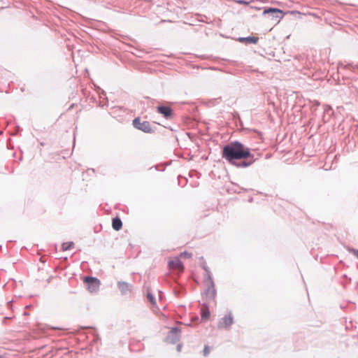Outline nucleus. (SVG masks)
<instances>
[{"label":"nucleus","instance_id":"nucleus-19","mask_svg":"<svg viewBox=\"0 0 358 358\" xmlns=\"http://www.w3.org/2000/svg\"><path fill=\"white\" fill-rule=\"evenodd\" d=\"M287 13H289L292 15H301V13L298 10H289V11H287Z\"/></svg>","mask_w":358,"mask_h":358},{"label":"nucleus","instance_id":"nucleus-4","mask_svg":"<svg viewBox=\"0 0 358 358\" xmlns=\"http://www.w3.org/2000/svg\"><path fill=\"white\" fill-rule=\"evenodd\" d=\"M83 282L87 286V289L90 292L98 291L101 283L100 280L96 277L90 275L85 276Z\"/></svg>","mask_w":358,"mask_h":358},{"label":"nucleus","instance_id":"nucleus-24","mask_svg":"<svg viewBox=\"0 0 358 358\" xmlns=\"http://www.w3.org/2000/svg\"><path fill=\"white\" fill-rule=\"evenodd\" d=\"M181 347H182V345H181L180 344H178V345H177V350H178V351H180V350H181Z\"/></svg>","mask_w":358,"mask_h":358},{"label":"nucleus","instance_id":"nucleus-12","mask_svg":"<svg viewBox=\"0 0 358 358\" xmlns=\"http://www.w3.org/2000/svg\"><path fill=\"white\" fill-rule=\"evenodd\" d=\"M112 227L115 231H119L122 228V222L118 216L112 219Z\"/></svg>","mask_w":358,"mask_h":358},{"label":"nucleus","instance_id":"nucleus-25","mask_svg":"<svg viewBox=\"0 0 358 358\" xmlns=\"http://www.w3.org/2000/svg\"><path fill=\"white\" fill-rule=\"evenodd\" d=\"M257 38H252L250 39V41H252V42H254V43L257 42Z\"/></svg>","mask_w":358,"mask_h":358},{"label":"nucleus","instance_id":"nucleus-10","mask_svg":"<svg viewBox=\"0 0 358 358\" xmlns=\"http://www.w3.org/2000/svg\"><path fill=\"white\" fill-rule=\"evenodd\" d=\"M118 289L122 295H126L131 292L133 289V285L124 281H118L117 282Z\"/></svg>","mask_w":358,"mask_h":358},{"label":"nucleus","instance_id":"nucleus-5","mask_svg":"<svg viewBox=\"0 0 358 358\" xmlns=\"http://www.w3.org/2000/svg\"><path fill=\"white\" fill-rule=\"evenodd\" d=\"M180 329L178 327H173L171 329V330L167 333V335L165 338V341L167 343L175 344L176 343L180 338Z\"/></svg>","mask_w":358,"mask_h":358},{"label":"nucleus","instance_id":"nucleus-14","mask_svg":"<svg viewBox=\"0 0 358 358\" xmlns=\"http://www.w3.org/2000/svg\"><path fill=\"white\" fill-rule=\"evenodd\" d=\"M147 298H148V300L149 301V302L150 303H152V305L156 304L155 297V296L152 293L148 292L147 293Z\"/></svg>","mask_w":358,"mask_h":358},{"label":"nucleus","instance_id":"nucleus-20","mask_svg":"<svg viewBox=\"0 0 358 358\" xmlns=\"http://www.w3.org/2000/svg\"><path fill=\"white\" fill-rule=\"evenodd\" d=\"M324 112L327 113L329 110H331V107L329 105L324 106Z\"/></svg>","mask_w":358,"mask_h":358},{"label":"nucleus","instance_id":"nucleus-30","mask_svg":"<svg viewBox=\"0 0 358 358\" xmlns=\"http://www.w3.org/2000/svg\"><path fill=\"white\" fill-rule=\"evenodd\" d=\"M31 306L30 305H28L26 306V308H29Z\"/></svg>","mask_w":358,"mask_h":358},{"label":"nucleus","instance_id":"nucleus-15","mask_svg":"<svg viewBox=\"0 0 358 358\" xmlns=\"http://www.w3.org/2000/svg\"><path fill=\"white\" fill-rule=\"evenodd\" d=\"M180 256L184 259H189L192 257V253L187 251H183L180 253Z\"/></svg>","mask_w":358,"mask_h":358},{"label":"nucleus","instance_id":"nucleus-31","mask_svg":"<svg viewBox=\"0 0 358 358\" xmlns=\"http://www.w3.org/2000/svg\"><path fill=\"white\" fill-rule=\"evenodd\" d=\"M0 358H2V357L0 356Z\"/></svg>","mask_w":358,"mask_h":358},{"label":"nucleus","instance_id":"nucleus-2","mask_svg":"<svg viewBox=\"0 0 358 358\" xmlns=\"http://www.w3.org/2000/svg\"><path fill=\"white\" fill-rule=\"evenodd\" d=\"M201 266L206 272V275L204 276V282L207 285V288L204 290L203 294L210 299H214L216 296V289L215 288V284L211 276L210 268L206 265V263L204 260L201 264Z\"/></svg>","mask_w":358,"mask_h":358},{"label":"nucleus","instance_id":"nucleus-16","mask_svg":"<svg viewBox=\"0 0 358 358\" xmlns=\"http://www.w3.org/2000/svg\"><path fill=\"white\" fill-rule=\"evenodd\" d=\"M184 291H185V289L183 287H176V288L173 289V292H174V294L176 296H178L179 294H180Z\"/></svg>","mask_w":358,"mask_h":358},{"label":"nucleus","instance_id":"nucleus-8","mask_svg":"<svg viewBox=\"0 0 358 358\" xmlns=\"http://www.w3.org/2000/svg\"><path fill=\"white\" fill-rule=\"evenodd\" d=\"M234 323V317L231 313L222 317L217 324L218 329H226Z\"/></svg>","mask_w":358,"mask_h":358},{"label":"nucleus","instance_id":"nucleus-27","mask_svg":"<svg viewBox=\"0 0 358 358\" xmlns=\"http://www.w3.org/2000/svg\"><path fill=\"white\" fill-rule=\"evenodd\" d=\"M81 92L83 93V94H84V95H85V94H85V92H86V91L82 90Z\"/></svg>","mask_w":358,"mask_h":358},{"label":"nucleus","instance_id":"nucleus-11","mask_svg":"<svg viewBox=\"0 0 358 358\" xmlns=\"http://www.w3.org/2000/svg\"><path fill=\"white\" fill-rule=\"evenodd\" d=\"M203 308L200 310L201 320H207L210 316V311L206 303H203Z\"/></svg>","mask_w":358,"mask_h":358},{"label":"nucleus","instance_id":"nucleus-6","mask_svg":"<svg viewBox=\"0 0 358 358\" xmlns=\"http://www.w3.org/2000/svg\"><path fill=\"white\" fill-rule=\"evenodd\" d=\"M157 111L166 120L171 119L174 116L173 110L170 106H168L159 105L157 106Z\"/></svg>","mask_w":358,"mask_h":358},{"label":"nucleus","instance_id":"nucleus-26","mask_svg":"<svg viewBox=\"0 0 358 358\" xmlns=\"http://www.w3.org/2000/svg\"><path fill=\"white\" fill-rule=\"evenodd\" d=\"M241 190H243V192H247V189L243 188V187L241 188Z\"/></svg>","mask_w":358,"mask_h":358},{"label":"nucleus","instance_id":"nucleus-17","mask_svg":"<svg viewBox=\"0 0 358 358\" xmlns=\"http://www.w3.org/2000/svg\"><path fill=\"white\" fill-rule=\"evenodd\" d=\"M348 251L352 254L353 255H355L357 259H358V250L357 249H355V248H349L348 249Z\"/></svg>","mask_w":358,"mask_h":358},{"label":"nucleus","instance_id":"nucleus-28","mask_svg":"<svg viewBox=\"0 0 358 358\" xmlns=\"http://www.w3.org/2000/svg\"><path fill=\"white\" fill-rule=\"evenodd\" d=\"M181 103H183V104L187 103V102H186V101H182Z\"/></svg>","mask_w":358,"mask_h":358},{"label":"nucleus","instance_id":"nucleus-13","mask_svg":"<svg viewBox=\"0 0 358 358\" xmlns=\"http://www.w3.org/2000/svg\"><path fill=\"white\" fill-rule=\"evenodd\" d=\"M74 245V243L73 241L63 243L62 245V250L63 251H66L71 249Z\"/></svg>","mask_w":358,"mask_h":358},{"label":"nucleus","instance_id":"nucleus-1","mask_svg":"<svg viewBox=\"0 0 358 358\" xmlns=\"http://www.w3.org/2000/svg\"><path fill=\"white\" fill-rule=\"evenodd\" d=\"M222 157L231 165L239 169L247 168L256 161L250 148L237 140L223 145Z\"/></svg>","mask_w":358,"mask_h":358},{"label":"nucleus","instance_id":"nucleus-7","mask_svg":"<svg viewBox=\"0 0 358 358\" xmlns=\"http://www.w3.org/2000/svg\"><path fill=\"white\" fill-rule=\"evenodd\" d=\"M270 13L276 14L273 15L272 19L275 20L277 21V23L280 22V21L282 19L284 15L283 11L278 8H266L263 11V15Z\"/></svg>","mask_w":358,"mask_h":358},{"label":"nucleus","instance_id":"nucleus-21","mask_svg":"<svg viewBox=\"0 0 358 358\" xmlns=\"http://www.w3.org/2000/svg\"><path fill=\"white\" fill-rule=\"evenodd\" d=\"M99 95L101 99L106 96V93L104 90L101 91V93H99Z\"/></svg>","mask_w":358,"mask_h":358},{"label":"nucleus","instance_id":"nucleus-29","mask_svg":"<svg viewBox=\"0 0 358 358\" xmlns=\"http://www.w3.org/2000/svg\"><path fill=\"white\" fill-rule=\"evenodd\" d=\"M24 315H29V313H27V312H24Z\"/></svg>","mask_w":358,"mask_h":358},{"label":"nucleus","instance_id":"nucleus-3","mask_svg":"<svg viewBox=\"0 0 358 358\" xmlns=\"http://www.w3.org/2000/svg\"><path fill=\"white\" fill-rule=\"evenodd\" d=\"M132 124L134 128L146 134H153L155 129H153L148 121L141 122L140 117H135L132 121Z\"/></svg>","mask_w":358,"mask_h":358},{"label":"nucleus","instance_id":"nucleus-9","mask_svg":"<svg viewBox=\"0 0 358 358\" xmlns=\"http://www.w3.org/2000/svg\"><path fill=\"white\" fill-rule=\"evenodd\" d=\"M168 267L169 269H179L181 271L185 269L182 262L178 257H175L168 262Z\"/></svg>","mask_w":358,"mask_h":358},{"label":"nucleus","instance_id":"nucleus-23","mask_svg":"<svg viewBox=\"0 0 358 358\" xmlns=\"http://www.w3.org/2000/svg\"><path fill=\"white\" fill-rule=\"evenodd\" d=\"M313 103H314V105H315L316 106H320V102H319V101H317V100H315V101H313Z\"/></svg>","mask_w":358,"mask_h":358},{"label":"nucleus","instance_id":"nucleus-22","mask_svg":"<svg viewBox=\"0 0 358 358\" xmlns=\"http://www.w3.org/2000/svg\"><path fill=\"white\" fill-rule=\"evenodd\" d=\"M238 3H240V4H244V5H247L248 4V2L247 1H238Z\"/></svg>","mask_w":358,"mask_h":358},{"label":"nucleus","instance_id":"nucleus-18","mask_svg":"<svg viewBox=\"0 0 358 358\" xmlns=\"http://www.w3.org/2000/svg\"><path fill=\"white\" fill-rule=\"evenodd\" d=\"M210 348L209 346L208 345H206L203 348V355L204 356H206L208 355L209 353H210Z\"/></svg>","mask_w":358,"mask_h":358},{"label":"nucleus","instance_id":"nucleus-32","mask_svg":"<svg viewBox=\"0 0 358 358\" xmlns=\"http://www.w3.org/2000/svg\"><path fill=\"white\" fill-rule=\"evenodd\" d=\"M357 285H358V282H357Z\"/></svg>","mask_w":358,"mask_h":358}]
</instances>
